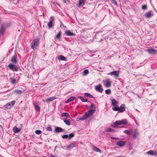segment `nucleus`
<instances>
[{
  "label": "nucleus",
  "instance_id": "f257e3e1",
  "mask_svg": "<svg viewBox=\"0 0 157 157\" xmlns=\"http://www.w3.org/2000/svg\"><path fill=\"white\" fill-rule=\"evenodd\" d=\"M39 39L36 38L33 39L32 43L31 44V48L34 49L39 44Z\"/></svg>",
  "mask_w": 157,
  "mask_h": 157
},
{
  "label": "nucleus",
  "instance_id": "f03ea898",
  "mask_svg": "<svg viewBox=\"0 0 157 157\" xmlns=\"http://www.w3.org/2000/svg\"><path fill=\"white\" fill-rule=\"evenodd\" d=\"M90 109L89 111L87 112L90 116L92 115L96 110L95 107L94 105L91 104L90 107Z\"/></svg>",
  "mask_w": 157,
  "mask_h": 157
},
{
  "label": "nucleus",
  "instance_id": "7ed1b4c3",
  "mask_svg": "<svg viewBox=\"0 0 157 157\" xmlns=\"http://www.w3.org/2000/svg\"><path fill=\"white\" fill-rule=\"evenodd\" d=\"M54 19L55 18L51 16V17L49 21L48 22V26L49 29H51L53 27Z\"/></svg>",
  "mask_w": 157,
  "mask_h": 157
},
{
  "label": "nucleus",
  "instance_id": "20e7f679",
  "mask_svg": "<svg viewBox=\"0 0 157 157\" xmlns=\"http://www.w3.org/2000/svg\"><path fill=\"white\" fill-rule=\"evenodd\" d=\"M9 68L12 71H18V67L17 65L10 63L8 65Z\"/></svg>",
  "mask_w": 157,
  "mask_h": 157
},
{
  "label": "nucleus",
  "instance_id": "39448f33",
  "mask_svg": "<svg viewBox=\"0 0 157 157\" xmlns=\"http://www.w3.org/2000/svg\"><path fill=\"white\" fill-rule=\"evenodd\" d=\"M108 75H113L116 78H118L119 75V71H116L111 72L108 74Z\"/></svg>",
  "mask_w": 157,
  "mask_h": 157
},
{
  "label": "nucleus",
  "instance_id": "423d86ee",
  "mask_svg": "<svg viewBox=\"0 0 157 157\" xmlns=\"http://www.w3.org/2000/svg\"><path fill=\"white\" fill-rule=\"evenodd\" d=\"M15 101H13L7 103L6 105V108H10L14 105Z\"/></svg>",
  "mask_w": 157,
  "mask_h": 157
},
{
  "label": "nucleus",
  "instance_id": "0eeeda50",
  "mask_svg": "<svg viewBox=\"0 0 157 157\" xmlns=\"http://www.w3.org/2000/svg\"><path fill=\"white\" fill-rule=\"evenodd\" d=\"M147 51L149 53L152 55H155L157 53V50L154 49H148Z\"/></svg>",
  "mask_w": 157,
  "mask_h": 157
},
{
  "label": "nucleus",
  "instance_id": "6e6552de",
  "mask_svg": "<svg viewBox=\"0 0 157 157\" xmlns=\"http://www.w3.org/2000/svg\"><path fill=\"white\" fill-rule=\"evenodd\" d=\"M95 89L98 92L102 93L103 91V89L101 88V85H99L95 86Z\"/></svg>",
  "mask_w": 157,
  "mask_h": 157
},
{
  "label": "nucleus",
  "instance_id": "1a4fd4ad",
  "mask_svg": "<svg viewBox=\"0 0 157 157\" xmlns=\"http://www.w3.org/2000/svg\"><path fill=\"white\" fill-rule=\"evenodd\" d=\"M90 116H91L89 115V114L87 113L86 112L82 117L79 118V120H78V121H79V120H85L90 117Z\"/></svg>",
  "mask_w": 157,
  "mask_h": 157
},
{
  "label": "nucleus",
  "instance_id": "9d476101",
  "mask_svg": "<svg viewBox=\"0 0 157 157\" xmlns=\"http://www.w3.org/2000/svg\"><path fill=\"white\" fill-rule=\"evenodd\" d=\"M111 85V82L110 79H106L104 84V86L106 87H109Z\"/></svg>",
  "mask_w": 157,
  "mask_h": 157
},
{
  "label": "nucleus",
  "instance_id": "9b49d317",
  "mask_svg": "<svg viewBox=\"0 0 157 157\" xmlns=\"http://www.w3.org/2000/svg\"><path fill=\"white\" fill-rule=\"evenodd\" d=\"M11 61L14 63H17L18 61L17 58V56L16 55H15L13 56L11 59Z\"/></svg>",
  "mask_w": 157,
  "mask_h": 157
},
{
  "label": "nucleus",
  "instance_id": "f8f14e48",
  "mask_svg": "<svg viewBox=\"0 0 157 157\" xmlns=\"http://www.w3.org/2000/svg\"><path fill=\"white\" fill-rule=\"evenodd\" d=\"M153 13L152 11H150L146 13L145 14V17L146 18H150L153 15Z\"/></svg>",
  "mask_w": 157,
  "mask_h": 157
},
{
  "label": "nucleus",
  "instance_id": "ddd939ff",
  "mask_svg": "<svg viewBox=\"0 0 157 157\" xmlns=\"http://www.w3.org/2000/svg\"><path fill=\"white\" fill-rule=\"evenodd\" d=\"M125 105L124 104H121L119 107V112L122 113L124 112L125 110Z\"/></svg>",
  "mask_w": 157,
  "mask_h": 157
},
{
  "label": "nucleus",
  "instance_id": "4468645a",
  "mask_svg": "<svg viewBox=\"0 0 157 157\" xmlns=\"http://www.w3.org/2000/svg\"><path fill=\"white\" fill-rule=\"evenodd\" d=\"M77 146V144L75 142L72 143L70 144L69 145L67 146V148H68V149H70L71 148L74 147H76Z\"/></svg>",
  "mask_w": 157,
  "mask_h": 157
},
{
  "label": "nucleus",
  "instance_id": "2eb2a0df",
  "mask_svg": "<svg viewBox=\"0 0 157 157\" xmlns=\"http://www.w3.org/2000/svg\"><path fill=\"white\" fill-rule=\"evenodd\" d=\"M112 105L113 106H116L117 105L118 102L116 99L113 98L111 100Z\"/></svg>",
  "mask_w": 157,
  "mask_h": 157
},
{
  "label": "nucleus",
  "instance_id": "dca6fc26",
  "mask_svg": "<svg viewBox=\"0 0 157 157\" xmlns=\"http://www.w3.org/2000/svg\"><path fill=\"white\" fill-rule=\"evenodd\" d=\"M63 131V129L60 127H56L55 129V132L56 133H59Z\"/></svg>",
  "mask_w": 157,
  "mask_h": 157
},
{
  "label": "nucleus",
  "instance_id": "f3484780",
  "mask_svg": "<svg viewBox=\"0 0 157 157\" xmlns=\"http://www.w3.org/2000/svg\"><path fill=\"white\" fill-rule=\"evenodd\" d=\"M13 130L14 133H17L21 131V128H18L17 127L15 126L13 128Z\"/></svg>",
  "mask_w": 157,
  "mask_h": 157
},
{
  "label": "nucleus",
  "instance_id": "a211bd4d",
  "mask_svg": "<svg viewBox=\"0 0 157 157\" xmlns=\"http://www.w3.org/2000/svg\"><path fill=\"white\" fill-rule=\"evenodd\" d=\"M86 1L85 0H79V7L81 6H83L86 3Z\"/></svg>",
  "mask_w": 157,
  "mask_h": 157
},
{
  "label": "nucleus",
  "instance_id": "6ab92c4d",
  "mask_svg": "<svg viewBox=\"0 0 157 157\" xmlns=\"http://www.w3.org/2000/svg\"><path fill=\"white\" fill-rule=\"evenodd\" d=\"M125 142L123 141H119L117 142V144L121 147L124 146L125 144Z\"/></svg>",
  "mask_w": 157,
  "mask_h": 157
},
{
  "label": "nucleus",
  "instance_id": "aec40b11",
  "mask_svg": "<svg viewBox=\"0 0 157 157\" xmlns=\"http://www.w3.org/2000/svg\"><path fill=\"white\" fill-rule=\"evenodd\" d=\"M121 124V123L120 121H117L114 122L113 125L112 126V127L114 128H116L117 126Z\"/></svg>",
  "mask_w": 157,
  "mask_h": 157
},
{
  "label": "nucleus",
  "instance_id": "412c9836",
  "mask_svg": "<svg viewBox=\"0 0 157 157\" xmlns=\"http://www.w3.org/2000/svg\"><path fill=\"white\" fill-rule=\"evenodd\" d=\"M65 34L67 36H74V34L71 33L70 30L67 31L65 32Z\"/></svg>",
  "mask_w": 157,
  "mask_h": 157
},
{
  "label": "nucleus",
  "instance_id": "4be33fe9",
  "mask_svg": "<svg viewBox=\"0 0 157 157\" xmlns=\"http://www.w3.org/2000/svg\"><path fill=\"white\" fill-rule=\"evenodd\" d=\"M58 59L59 60L66 61L67 60V58H65L62 55H60L58 56Z\"/></svg>",
  "mask_w": 157,
  "mask_h": 157
},
{
  "label": "nucleus",
  "instance_id": "5701e85b",
  "mask_svg": "<svg viewBox=\"0 0 157 157\" xmlns=\"http://www.w3.org/2000/svg\"><path fill=\"white\" fill-rule=\"evenodd\" d=\"M147 154L149 155H156L157 154V153L156 152H154L153 151L150 150L147 152Z\"/></svg>",
  "mask_w": 157,
  "mask_h": 157
},
{
  "label": "nucleus",
  "instance_id": "b1692460",
  "mask_svg": "<svg viewBox=\"0 0 157 157\" xmlns=\"http://www.w3.org/2000/svg\"><path fill=\"white\" fill-rule=\"evenodd\" d=\"M5 31V28L3 25H2L1 26V29L0 30V35H2L3 33Z\"/></svg>",
  "mask_w": 157,
  "mask_h": 157
},
{
  "label": "nucleus",
  "instance_id": "393cba45",
  "mask_svg": "<svg viewBox=\"0 0 157 157\" xmlns=\"http://www.w3.org/2000/svg\"><path fill=\"white\" fill-rule=\"evenodd\" d=\"M55 97H51L46 99V101L47 102H49L55 99Z\"/></svg>",
  "mask_w": 157,
  "mask_h": 157
},
{
  "label": "nucleus",
  "instance_id": "a878e982",
  "mask_svg": "<svg viewBox=\"0 0 157 157\" xmlns=\"http://www.w3.org/2000/svg\"><path fill=\"white\" fill-rule=\"evenodd\" d=\"M64 122L67 125H70L71 124L70 121L67 119H63Z\"/></svg>",
  "mask_w": 157,
  "mask_h": 157
},
{
  "label": "nucleus",
  "instance_id": "bb28decb",
  "mask_svg": "<svg viewBox=\"0 0 157 157\" xmlns=\"http://www.w3.org/2000/svg\"><path fill=\"white\" fill-rule=\"evenodd\" d=\"M61 35V32L59 31L57 34L55 38L60 39Z\"/></svg>",
  "mask_w": 157,
  "mask_h": 157
},
{
  "label": "nucleus",
  "instance_id": "cd10ccee",
  "mask_svg": "<svg viewBox=\"0 0 157 157\" xmlns=\"http://www.w3.org/2000/svg\"><path fill=\"white\" fill-rule=\"evenodd\" d=\"M120 121L121 124L126 125L127 124V121L126 119H124Z\"/></svg>",
  "mask_w": 157,
  "mask_h": 157
},
{
  "label": "nucleus",
  "instance_id": "c85d7f7f",
  "mask_svg": "<svg viewBox=\"0 0 157 157\" xmlns=\"http://www.w3.org/2000/svg\"><path fill=\"white\" fill-rule=\"evenodd\" d=\"M75 97L74 96L71 97H70L69 99L67 100L66 101V103H68L70 102V101L73 100L75 99Z\"/></svg>",
  "mask_w": 157,
  "mask_h": 157
},
{
  "label": "nucleus",
  "instance_id": "c756f323",
  "mask_svg": "<svg viewBox=\"0 0 157 157\" xmlns=\"http://www.w3.org/2000/svg\"><path fill=\"white\" fill-rule=\"evenodd\" d=\"M105 131L106 132H114V130L112 128H108L106 129Z\"/></svg>",
  "mask_w": 157,
  "mask_h": 157
},
{
  "label": "nucleus",
  "instance_id": "7c9ffc66",
  "mask_svg": "<svg viewBox=\"0 0 157 157\" xmlns=\"http://www.w3.org/2000/svg\"><path fill=\"white\" fill-rule=\"evenodd\" d=\"M139 133L138 132L137 130H136L134 132V133L133 135V137L134 138H136L138 135Z\"/></svg>",
  "mask_w": 157,
  "mask_h": 157
},
{
  "label": "nucleus",
  "instance_id": "2f4dec72",
  "mask_svg": "<svg viewBox=\"0 0 157 157\" xmlns=\"http://www.w3.org/2000/svg\"><path fill=\"white\" fill-rule=\"evenodd\" d=\"M14 92L17 94L20 95L21 94L22 92L21 90H14Z\"/></svg>",
  "mask_w": 157,
  "mask_h": 157
},
{
  "label": "nucleus",
  "instance_id": "473e14b6",
  "mask_svg": "<svg viewBox=\"0 0 157 157\" xmlns=\"http://www.w3.org/2000/svg\"><path fill=\"white\" fill-rule=\"evenodd\" d=\"M78 98L80 99L82 102H85L87 101V99H84L81 96L79 97Z\"/></svg>",
  "mask_w": 157,
  "mask_h": 157
},
{
  "label": "nucleus",
  "instance_id": "72a5a7b5",
  "mask_svg": "<svg viewBox=\"0 0 157 157\" xmlns=\"http://www.w3.org/2000/svg\"><path fill=\"white\" fill-rule=\"evenodd\" d=\"M69 114L66 113H63L61 114V117H69Z\"/></svg>",
  "mask_w": 157,
  "mask_h": 157
},
{
  "label": "nucleus",
  "instance_id": "f704fd0d",
  "mask_svg": "<svg viewBox=\"0 0 157 157\" xmlns=\"http://www.w3.org/2000/svg\"><path fill=\"white\" fill-rule=\"evenodd\" d=\"M93 150L94 151H95L96 152H101V151L100 150L99 148H97L96 147H95L94 148Z\"/></svg>",
  "mask_w": 157,
  "mask_h": 157
},
{
  "label": "nucleus",
  "instance_id": "c9c22d12",
  "mask_svg": "<svg viewBox=\"0 0 157 157\" xmlns=\"http://www.w3.org/2000/svg\"><path fill=\"white\" fill-rule=\"evenodd\" d=\"M85 96L86 97H88L90 98H92L93 97L92 95L88 93H85Z\"/></svg>",
  "mask_w": 157,
  "mask_h": 157
},
{
  "label": "nucleus",
  "instance_id": "e433bc0d",
  "mask_svg": "<svg viewBox=\"0 0 157 157\" xmlns=\"http://www.w3.org/2000/svg\"><path fill=\"white\" fill-rule=\"evenodd\" d=\"M113 110L115 111H119V107L118 106H116V107L113 108Z\"/></svg>",
  "mask_w": 157,
  "mask_h": 157
},
{
  "label": "nucleus",
  "instance_id": "4c0bfd02",
  "mask_svg": "<svg viewBox=\"0 0 157 157\" xmlns=\"http://www.w3.org/2000/svg\"><path fill=\"white\" fill-rule=\"evenodd\" d=\"M89 73V71L88 69L84 70L83 72V75H86Z\"/></svg>",
  "mask_w": 157,
  "mask_h": 157
},
{
  "label": "nucleus",
  "instance_id": "58836bf2",
  "mask_svg": "<svg viewBox=\"0 0 157 157\" xmlns=\"http://www.w3.org/2000/svg\"><path fill=\"white\" fill-rule=\"evenodd\" d=\"M105 93L107 94H109L111 93V91L110 89H107L105 90Z\"/></svg>",
  "mask_w": 157,
  "mask_h": 157
},
{
  "label": "nucleus",
  "instance_id": "ea45409f",
  "mask_svg": "<svg viewBox=\"0 0 157 157\" xmlns=\"http://www.w3.org/2000/svg\"><path fill=\"white\" fill-rule=\"evenodd\" d=\"M124 132L125 133L130 134L131 133L132 131L130 130H125L124 131Z\"/></svg>",
  "mask_w": 157,
  "mask_h": 157
},
{
  "label": "nucleus",
  "instance_id": "a19ab883",
  "mask_svg": "<svg viewBox=\"0 0 157 157\" xmlns=\"http://www.w3.org/2000/svg\"><path fill=\"white\" fill-rule=\"evenodd\" d=\"M74 134L73 133H72L69 134V135H68V139H70L72 137L74 136Z\"/></svg>",
  "mask_w": 157,
  "mask_h": 157
},
{
  "label": "nucleus",
  "instance_id": "79ce46f5",
  "mask_svg": "<svg viewBox=\"0 0 157 157\" xmlns=\"http://www.w3.org/2000/svg\"><path fill=\"white\" fill-rule=\"evenodd\" d=\"M41 131L40 130H36L35 131V133L37 135L40 134L41 133Z\"/></svg>",
  "mask_w": 157,
  "mask_h": 157
},
{
  "label": "nucleus",
  "instance_id": "37998d69",
  "mask_svg": "<svg viewBox=\"0 0 157 157\" xmlns=\"http://www.w3.org/2000/svg\"><path fill=\"white\" fill-rule=\"evenodd\" d=\"M10 80H11V82L13 84H14L16 83V80L15 79H11Z\"/></svg>",
  "mask_w": 157,
  "mask_h": 157
},
{
  "label": "nucleus",
  "instance_id": "c03bdc74",
  "mask_svg": "<svg viewBox=\"0 0 157 157\" xmlns=\"http://www.w3.org/2000/svg\"><path fill=\"white\" fill-rule=\"evenodd\" d=\"M35 108L36 109V110H37V111H40V107L37 105H36L35 106Z\"/></svg>",
  "mask_w": 157,
  "mask_h": 157
},
{
  "label": "nucleus",
  "instance_id": "a18cd8bd",
  "mask_svg": "<svg viewBox=\"0 0 157 157\" xmlns=\"http://www.w3.org/2000/svg\"><path fill=\"white\" fill-rule=\"evenodd\" d=\"M62 137L63 139H67L68 138V135L67 134H65L63 135Z\"/></svg>",
  "mask_w": 157,
  "mask_h": 157
},
{
  "label": "nucleus",
  "instance_id": "49530a36",
  "mask_svg": "<svg viewBox=\"0 0 157 157\" xmlns=\"http://www.w3.org/2000/svg\"><path fill=\"white\" fill-rule=\"evenodd\" d=\"M46 129L48 131H52V128L51 127H48L46 128Z\"/></svg>",
  "mask_w": 157,
  "mask_h": 157
},
{
  "label": "nucleus",
  "instance_id": "de8ad7c7",
  "mask_svg": "<svg viewBox=\"0 0 157 157\" xmlns=\"http://www.w3.org/2000/svg\"><path fill=\"white\" fill-rule=\"evenodd\" d=\"M142 9L143 10H147V6L146 5H144L142 6Z\"/></svg>",
  "mask_w": 157,
  "mask_h": 157
},
{
  "label": "nucleus",
  "instance_id": "09e8293b",
  "mask_svg": "<svg viewBox=\"0 0 157 157\" xmlns=\"http://www.w3.org/2000/svg\"><path fill=\"white\" fill-rule=\"evenodd\" d=\"M112 3L115 5H117V2L115 0H111Z\"/></svg>",
  "mask_w": 157,
  "mask_h": 157
},
{
  "label": "nucleus",
  "instance_id": "8fccbe9b",
  "mask_svg": "<svg viewBox=\"0 0 157 157\" xmlns=\"http://www.w3.org/2000/svg\"><path fill=\"white\" fill-rule=\"evenodd\" d=\"M62 147L63 148V149H64L66 150H68V148H67V146H63V147Z\"/></svg>",
  "mask_w": 157,
  "mask_h": 157
},
{
  "label": "nucleus",
  "instance_id": "3c124183",
  "mask_svg": "<svg viewBox=\"0 0 157 157\" xmlns=\"http://www.w3.org/2000/svg\"><path fill=\"white\" fill-rule=\"evenodd\" d=\"M110 138H111V139H115V140L117 139V138H116L112 137V136L110 137Z\"/></svg>",
  "mask_w": 157,
  "mask_h": 157
},
{
  "label": "nucleus",
  "instance_id": "603ef678",
  "mask_svg": "<svg viewBox=\"0 0 157 157\" xmlns=\"http://www.w3.org/2000/svg\"><path fill=\"white\" fill-rule=\"evenodd\" d=\"M116 157H126L125 156H117Z\"/></svg>",
  "mask_w": 157,
  "mask_h": 157
}]
</instances>
